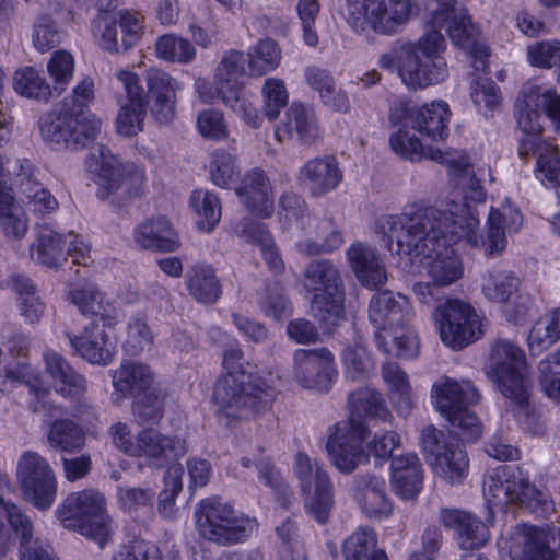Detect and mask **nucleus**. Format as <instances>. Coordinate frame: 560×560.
I'll return each instance as SVG.
<instances>
[{
	"label": "nucleus",
	"instance_id": "1",
	"mask_svg": "<svg viewBox=\"0 0 560 560\" xmlns=\"http://www.w3.org/2000/svg\"><path fill=\"white\" fill-rule=\"evenodd\" d=\"M469 201L448 197L435 206L416 201L398 214L378 218L376 232L389 252L419 258L434 287H447L463 276L460 259L447 243L464 240L479 246V218Z\"/></svg>",
	"mask_w": 560,
	"mask_h": 560
},
{
	"label": "nucleus",
	"instance_id": "2",
	"mask_svg": "<svg viewBox=\"0 0 560 560\" xmlns=\"http://www.w3.org/2000/svg\"><path fill=\"white\" fill-rule=\"evenodd\" d=\"M424 33L416 40H396L390 50L380 56L382 68L394 70L402 83L411 90H423L443 83L450 75L445 59L447 43L441 30H445L452 43L485 68L488 49L479 27L472 23L467 9L455 0H430L424 13Z\"/></svg>",
	"mask_w": 560,
	"mask_h": 560
},
{
	"label": "nucleus",
	"instance_id": "3",
	"mask_svg": "<svg viewBox=\"0 0 560 560\" xmlns=\"http://www.w3.org/2000/svg\"><path fill=\"white\" fill-rule=\"evenodd\" d=\"M242 359L238 346L225 350L222 364L228 372L217 380L212 393L217 416L229 427L268 410L277 396V390L266 380L242 369Z\"/></svg>",
	"mask_w": 560,
	"mask_h": 560
},
{
	"label": "nucleus",
	"instance_id": "4",
	"mask_svg": "<svg viewBox=\"0 0 560 560\" xmlns=\"http://www.w3.org/2000/svg\"><path fill=\"white\" fill-rule=\"evenodd\" d=\"M488 375L523 428L539 433L541 427L530 407L532 380L524 351L509 339H498L491 349Z\"/></svg>",
	"mask_w": 560,
	"mask_h": 560
},
{
	"label": "nucleus",
	"instance_id": "5",
	"mask_svg": "<svg viewBox=\"0 0 560 560\" xmlns=\"http://www.w3.org/2000/svg\"><path fill=\"white\" fill-rule=\"evenodd\" d=\"M432 402L440 415L451 424L463 441L475 442L482 433V424L470 407L481 395L469 380L440 377L432 386Z\"/></svg>",
	"mask_w": 560,
	"mask_h": 560
},
{
	"label": "nucleus",
	"instance_id": "6",
	"mask_svg": "<svg viewBox=\"0 0 560 560\" xmlns=\"http://www.w3.org/2000/svg\"><path fill=\"white\" fill-rule=\"evenodd\" d=\"M194 517L199 536L222 547L246 541L257 528L255 518L215 497L198 502Z\"/></svg>",
	"mask_w": 560,
	"mask_h": 560
},
{
	"label": "nucleus",
	"instance_id": "7",
	"mask_svg": "<svg viewBox=\"0 0 560 560\" xmlns=\"http://www.w3.org/2000/svg\"><path fill=\"white\" fill-rule=\"evenodd\" d=\"M389 145L397 155L410 161H420L422 158L429 156L434 161L446 164L450 180L459 190L462 199L471 200L475 203L485 202L486 190L466 156L455 159L450 153H443L439 150H431L427 153L415 133L406 129H399L393 133Z\"/></svg>",
	"mask_w": 560,
	"mask_h": 560
},
{
	"label": "nucleus",
	"instance_id": "8",
	"mask_svg": "<svg viewBox=\"0 0 560 560\" xmlns=\"http://www.w3.org/2000/svg\"><path fill=\"white\" fill-rule=\"evenodd\" d=\"M303 287L313 294L311 311L323 329L329 331L345 315L340 272L328 259L310 262L303 272Z\"/></svg>",
	"mask_w": 560,
	"mask_h": 560
},
{
	"label": "nucleus",
	"instance_id": "9",
	"mask_svg": "<svg viewBox=\"0 0 560 560\" xmlns=\"http://www.w3.org/2000/svg\"><path fill=\"white\" fill-rule=\"evenodd\" d=\"M55 515L60 524L95 540L103 546L110 535V520L106 499L94 488L69 493L57 506Z\"/></svg>",
	"mask_w": 560,
	"mask_h": 560
},
{
	"label": "nucleus",
	"instance_id": "10",
	"mask_svg": "<svg viewBox=\"0 0 560 560\" xmlns=\"http://www.w3.org/2000/svg\"><path fill=\"white\" fill-rule=\"evenodd\" d=\"M415 0H347L346 20L357 32L394 35L417 15Z\"/></svg>",
	"mask_w": 560,
	"mask_h": 560
},
{
	"label": "nucleus",
	"instance_id": "11",
	"mask_svg": "<svg viewBox=\"0 0 560 560\" xmlns=\"http://www.w3.org/2000/svg\"><path fill=\"white\" fill-rule=\"evenodd\" d=\"M16 486L22 499L39 511H48L58 493L56 472L50 463L37 452L25 451L16 462Z\"/></svg>",
	"mask_w": 560,
	"mask_h": 560
},
{
	"label": "nucleus",
	"instance_id": "12",
	"mask_svg": "<svg viewBox=\"0 0 560 560\" xmlns=\"http://www.w3.org/2000/svg\"><path fill=\"white\" fill-rule=\"evenodd\" d=\"M39 131L45 142L57 148L81 149L101 133L102 121L91 113L52 110L39 119Z\"/></svg>",
	"mask_w": 560,
	"mask_h": 560
},
{
	"label": "nucleus",
	"instance_id": "13",
	"mask_svg": "<svg viewBox=\"0 0 560 560\" xmlns=\"http://www.w3.org/2000/svg\"><path fill=\"white\" fill-rule=\"evenodd\" d=\"M293 471L304 497L306 513L319 524L328 522L335 503L334 485L328 471L317 459L299 452Z\"/></svg>",
	"mask_w": 560,
	"mask_h": 560
},
{
	"label": "nucleus",
	"instance_id": "14",
	"mask_svg": "<svg viewBox=\"0 0 560 560\" xmlns=\"http://www.w3.org/2000/svg\"><path fill=\"white\" fill-rule=\"evenodd\" d=\"M432 316L443 343L455 350L467 347L483 334L476 311L460 300L447 299L441 302Z\"/></svg>",
	"mask_w": 560,
	"mask_h": 560
},
{
	"label": "nucleus",
	"instance_id": "15",
	"mask_svg": "<svg viewBox=\"0 0 560 560\" xmlns=\"http://www.w3.org/2000/svg\"><path fill=\"white\" fill-rule=\"evenodd\" d=\"M92 159L98 164V196L103 199L118 195L122 199L138 196L144 185L143 168L133 163H121L103 144L93 148Z\"/></svg>",
	"mask_w": 560,
	"mask_h": 560
},
{
	"label": "nucleus",
	"instance_id": "16",
	"mask_svg": "<svg viewBox=\"0 0 560 560\" xmlns=\"http://www.w3.org/2000/svg\"><path fill=\"white\" fill-rule=\"evenodd\" d=\"M368 435V427L358 418L337 422L326 442V450L332 466L342 474H351L368 462L362 443Z\"/></svg>",
	"mask_w": 560,
	"mask_h": 560
},
{
	"label": "nucleus",
	"instance_id": "17",
	"mask_svg": "<svg viewBox=\"0 0 560 560\" xmlns=\"http://www.w3.org/2000/svg\"><path fill=\"white\" fill-rule=\"evenodd\" d=\"M551 534L532 525H517L511 539L500 541L503 560H560L550 548Z\"/></svg>",
	"mask_w": 560,
	"mask_h": 560
},
{
	"label": "nucleus",
	"instance_id": "18",
	"mask_svg": "<svg viewBox=\"0 0 560 560\" xmlns=\"http://www.w3.org/2000/svg\"><path fill=\"white\" fill-rule=\"evenodd\" d=\"M542 92L538 85L526 84L515 103L517 125L524 132L518 149L522 158L528 156L530 151L536 149L538 142L542 141L540 138L542 131L541 112L546 114L542 105Z\"/></svg>",
	"mask_w": 560,
	"mask_h": 560
},
{
	"label": "nucleus",
	"instance_id": "19",
	"mask_svg": "<svg viewBox=\"0 0 560 560\" xmlns=\"http://www.w3.org/2000/svg\"><path fill=\"white\" fill-rule=\"evenodd\" d=\"M300 224L304 235L295 244V247L303 256L329 254L345 243L341 228L330 215L323 218L307 215L306 219L300 221Z\"/></svg>",
	"mask_w": 560,
	"mask_h": 560
},
{
	"label": "nucleus",
	"instance_id": "20",
	"mask_svg": "<svg viewBox=\"0 0 560 560\" xmlns=\"http://www.w3.org/2000/svg\"><path fill=\"white\" fill-rule=\"evenodd\" d=\"M332 359L331 352L325 348L296 350L293 368L294 380L303 388L327 392L335 374L331 366Z\"/></svg>",
	"mask_w": 560,
	"mask_h": 560
},
{
	"label": "nucleus",
	"instance_id": "21",
	"mask_svg": "<svg viewBox=\"0 0 560 560\" xmlns=\"http://www.w3.org/2000/svg\"><path fill=\"white\" fill-rule=\"evenodd\" d=\"M186 451L185 440L163 434L155 429H143L137 434L133 457L144 458L150 466L164 467L178 459Z\"/></svg>",
	"mask_w": 560,
	"mask_h": 560
},
{
	"label": "nucleus",
	"instance_id": "22",
	"mask_svg": "<svg viewBox=\"0 0 560 560\" xmlns=\"http://www.w3.org/2000/svg\"><path fill=\"white\" fill-rule=\"evenodd\" d=\"M352 492L354 501L368 518L383 520L393 514V503L383 478L371 474L358 475L352 481Z\"/></svg>",
	"mask_w": 560,
	"mask_h": 560
},
{
	"label": "nucleus",
	"instance_id": "23",
	"mask_svg": "<svg viewBox=\"0 0 560 560\" xmlns=\"http://www.w3.org/2000/svg\"><path fill=\"white\" fill-rule=\"evenodd\" d=\"M108 325L92 319L78 336H70L69 341L75 352L92 364L106 365L115 355L116 343L106 331Z\"/></svg>",
	"mask_w": 560,
	"mask_h": 560
},
{
	"label": "nucleus",
	"instance_id": "24",
	"mask_svg": "<svg viewBox=\"0 0 560 560\" xmlns=\"http://www.w3.org/2000/svg\"><path fill=\"white\" fill-rule=\"evenodd\" d=\"M298 180L311 196L322 197L339 186L342 172L334 156L314 158L300 167Z\"/></svg>",
	"mask_w": 560,
	"mask_h": 560
},
{
	"label": "nucleus",
	"instance_id": "25",
	"mask_svg": "<svg viewBox=\"0 0 560 560\" xmlns=\"http://www.w3.org/2000/svg\"><path fill=\"white\" fill-rule=\"evenodd\" d=\"M236 195L244 207L257 217L268 218L273 212L272 188L262 168L247 171L236 188Z\"/></svg>",
	"mask_w": 560,
	"mask_h": 560
},
{
	"label": "nucleus",
	"instance_id": "26",
	"mask_svg": "<svg viewBox=\"0 0 560 560\" xmlns=\"http://www.w3.org/2000/svg\"><path fill=\"white\" fill-rule=\"evenodd\" d=\"M347 259L363 287L376 289L387 282L385 264L374 247L361 242L353 243L347 249Z\"/></svg>",
	"mask_w": 560,
	"mask_h": 560
},
{
	"label": "nucleus",
	"instance_id": "27",
	"mask_svg": "<svg viewBox=\"0 0 560 560\" xmlns=\"http://www.w3.org/2000/svg\"><path fill=\"white\" fill-rule=\"evenodd\" d=\"M523 224L520 211L510 203L500 209H491L488 217L487 237H479V245L485 248L487 256L501 254L508 244L506 233L517 232Z\"/></svg>",
	"mask_w": 560,
	"mask_h": 560
},
{
	"label": "nucleus",
	"instance_id": "28",
	"mask_svg": "<svg viewBox=\"0 0 560 560\" xmlns=\"http://www.w3.org/2000/svg\"><path fill=\"white\" fill-rule=\"evenodd\" d=\"M135 244L145 250L171 253L180 247L178 233L165 217L147 219L133 230Z\"/></svg>",
	"mask_w": 560,
	"mask_h": 560
},
{
	"label": "nucleus",
	"instance_id": "29",
	"mask_svg": "<svg viewBox=\"0 0 560 560\" xmlns=\"http://www.w3.org/2000/svg\"><path fill=\"white\" fill-rule=\"evenodd\" d=\"M522 485L523 476L517 468L499 466L485 475L483 495L490 506L503 509L511 503L514 504V497Z\"/></svg>",
	"mask_w": 560,
	"mask_h": 560
},
{
	"label": "nucleus",
	"instance_id": "30",
	"mask_svg": "<svg viewBox=\"0 0 560 560\" xmlns=\"http://www.w3.org/2000/svg\"><path fill=\"white\" fill-rule=\"evenodd\" d=\"M45 370L52 378L56 392L65 398L81 400L88 392L85 377L79 374L57 351L44 353Z\"/></svg>",
	"mask_w": 560,
	"mask_h": 560
},
{
	"label": "nucleus",
	"instance_id": "31",
	"mask_svg": "<svg viewBox=\"0 0 560 560\" xmlns=\"http://www.w3.org/2000/svg\"><path fill=\"white\" fill-rule=\"evenodd\" d=\"M34 233V241L30 246L32 260L52 269L61 267L67 260V235L46 223L36 225Z\"/></svg>",
	"mask_w": 560,
	"mask_h": 560
},
{
	"label": "nucleus",
	"instance_id": "32",
	"mask_svg": "<svg viewBox=\"0 0 560 560\" xmlns=\"http://www.w3.org/2000/svg\"><path fill=\"white\" fill-rule=\"evenodd\" d=\"M278 141L296 139L302 144H312L319 138V128L312 110L293 103L275 131Z\"/></svg>",
	"mask_w": 560,
	"mask_h": 560
},
{
	"label": "nucleus",
	"instance_id": "33",
	"mask_svg": "<svg viewBox=\"0 0 560 560\" xmlns=\"http://www.w3.org/2000/svg\"><path fill=\"white\" fill-rule=\"evenodd\" d=\"M440 521L445 527L456 530L463 550L478 549L488 540L486 525L467 512L443 509L440 512Z\"/></svg>",
	"mask_w": 560,
	"mask_h": 560
},
{
	"label": "nucleus",
	"instance_id": "34",
	"mask_svg": "<svg viewBox=\"0 0 560 560\" xmlns=\"http://www.w3.org/2000/svg\"><path fill=\"white\" fill-rule=\"evenodd\" d=\"M450 115L448 106L443 101H434L408 114L412 128L434 141L447 137Z\"/></svg>",
	"mask_w": 560,
	"mask_h": 560
},
{
	"label": "nucleus",
	"instance_id": "35",
	"mask_svg": "<svg viewBox=\"0 0 560 560\" xmlns=\"http://www.w3.org/2000/svg\"><path fill=\"white\" fill-rule=\"evenodd\" d=\"M101 11L91 22V33L95 44L109 54H124L121 40L118 39V18L107 9L114 5V0H100Z\"/></svg>",
	"mask_w": 560,
	"mask_h": 560
},
{
	"label": "nucleus",
	"instance_id": "36",
	"mask_svg": "<svg viewBox=\"0 0 560 560\" xmlns=\"http://www.w3.org/2000/svg\"><path fill=\"white\" fill-rule=\"evenodd\" d=\"M71 303L75 305L82 314H91L103 322V325L115 326L118 323V312L110 306L103 305V295L96 285L88 283L74 288L68 293Z\"/></svg>",
	"mask_w": 560,
	"mask_h": 560
},
{
	"label": "nucleus",
	"instance_id": "37",
	"mask_svg": "<svg viewBox=\"0 0 560 560\" xmlns=\"http://www.w3.org/2000/svg\"><path fill=\"white\" fill-rule=\"evenodd\" d=\"M236 234L260 247L261 255L272 272H283L284 262L281 254L262 223L252 220L240 222L236 226Z\"/></svg>",
	"mask_w": 560,
	"mask_h": 560
},
{
	"label": "nucleus",
	"instance_id": "38",
	"mask_svg": "<svg viewBox=\"0 0 560 560\" xmlns=\"http://www.w3.org/2000/svg\"><path fill=\"white\" fill-rule=\"evenodd\" d=\"M154 374L149 365L126 361L113 372V386L125 396H133L150 387Z\"/></svg>",
	"mask_w": 560,
	"mask_h": 560
},
{
	"label": "nucleus",
	"instance_id": "39",
	"mask_svg": "<svg viewBox=\"0 0 560 560\" xmlns=\"http://www.w3.org/2000/svg\"><path fill=\"white\" fill-rule=\"evenodd\" d=\"M189 294L199 303L213 304L221 295V285L210 265L197 264L186 273Z\"/></svg>",
	"mask_w": 560,
	"mask_h": 560
},
{
	"label": "nucleus",
	"instance_id": "40",
	"mask_svg": "<svg viewBox=\"0 0 560 560\" xmlns=\"http://www.w3.org/2000/svg\"><path fill=\"white\" fill-rule=\"evenodd\" d=\"M382 377L396 404L397 411L408 415L413 406V399L407 373L397 363L385 362L382 365Z\"/></svg>",
	"mask_w": 560,
	"mask_h": 560
},
{
	"label": "nucleus",
	"instance_id": "41",
	"mask_svg": "<svg viewBox=\"0 0 560 560\" xmlns=\"http://www.w3.org/2000/svg\"><path fill=\"white\" fill-rule=\"evenodd\" d=\"M348 406L354 415L366 416L384 422L390 421L393 416L386 406L382 394L374 388L365 387L349 394Z\"/></svg>",
	"mask_w": 560,
	"mask_h": 560
},
{
	"label": "nucleus",
	"instance_id": "42",
	"mask_svg": "<svg viewBox=\"0 0 560 560\" xmlns=\"http://www.w3.org/2000/svg\"><path fill=\"white\" fill-rule=\"evenodd\" d=\"M247 56L241 51H228L221 59L217 72L218 92L221 96L226 91H238L243 89L241 79L246 74Z\"/></svg>",
	"mask_w": 560,
	"mask_h": 560
},
{
	"label": "nucleus",
	"instance_id": "43",
	"mask_svg": "<svg viewBox=\"0 0 560 560\" xmlns=\"http://www.w3.org/2000/svg\"><path fill=\"white\" fill-rule=\"evenodd\" d=\"M436 475L451 485L462 483L469 470V459L465 450L457 443L439 458L431 460Z\"/></svg>",
	"mask_w": 560,
	"mask_h": 560
},
{
	"label": "nucleus",
	"instance_id": "44",
	"mask_svg": "<svg viewBox=\"0 0 560 560\" xmlns=\"http://www.w3.org/2000/svg\"><path fill=\"white\" fill-rule=\"evenodd\" d=\"M518 277L509 270H490L482 279L483 296L494 303H506L520 287Z\"/></svg>",
	"mask_w": 560,
	"mask_h": 560
},
{
	"label": "nucleus",
	"instance_id": "45",
	"mask_svg": "<svg viewBox=\"0 0 560 560\" xmlns=\"http://www.w3.org/2000/svg\"><path fill=\"white\" fill-rule=\"evenodd\" d=\"M190 207L200 230L211 232L220 222L222 207L215 194L203 189L194 190L190 196Z\"/></svg>",
	"mask_w": 560,
	"mask_h": 560
},
{
	"label": "nucleus",
	"instance_id": "46",
	"mask_svg": "<svg viewBox=\"0 0 560 560\" xmlns=\"http://www.w3.org/2000/svg\"><path fill=\"white\" fill-rule=\"evenodd\" d=\"M560 340V308L540 316L528 334V347L533 353L541 352Z\"/></svg>",
	"mask_w": 560,
	"mask_h": 560
},
{
	"label": "nucleus",
	"instance_id": "47",
	"mask_svg": "<svg viewBox=\"0 0 560 560\" xmlns=\"http://www.w3.org/2000/svg\"><path fill=\"white\" fill-rule=\"evenodd\" d=\"M47 442L54 450L75 452L84 446L85 435L82 429L72 420H56L47 432Z\"/></svg>",
	"mask_w": 560,
	"mask_h": 560
},
{
	"label": "nucleus",
	"instance_id": "48",
	"mask_svg": "<svg viewBox=\"0 0 560 560\" xmlns=\"http://www.w3.org/2000/svg\"><path fill=\"white\" fill-rule=\"evenodd\" d=\"M155 54L161 60L187 65L195 60L196 48L189 39L170 33L156 39Z\"/></svg>",
	"mask_w": 560,
	"mask_h": 560
},
{
	"label": "nucleus",
	"instance_id": "49",
	"mask_svg": "<svg viewBox=\"0 0 560 560\" xmlns=\"http://www.w3.org/2000/svg\"><path fill=\"white\" fill-rule=\"evenodd\" d=\"M377 347L385 353L402 358H413L418 354L419 342L413 330L401 327L400 331H376Z\"/></svg>",
	"mask_w": 560,
	"mask_h": 560
},
{
	"label": "nucleus",
	"instance_id": "50",
	"mask_svg": "<svg viewBox=\"0 0 560 560\" xmlns=\"http://www.w3.org/2000/svg\"><path fill=\"white\" fill-rule=\"evenodd\" d=\"M13 88L16 93L24 97L48 101L54 90L47 83L42 73L33 67H23L15 71Z\"/></svg>",
	"mask_w": 560,
	"mask_h": 560
},
{
	"label": "nucleus",
	"instance_id": "51",
	"mask_svg": "<svg viewBox=\"0 0 560 560\" xmlns=\"http://www.w3.org/2000/svg\"><path fill=\"white\" fill-rule=\"evenodd\" d=\"M247 56L249 74L261 77L280 65L281 49L272 39H262L253 46Z\"/></svg>",
	"mask_w": 560,
	"mask_h": 560
},
{
	"label": "nucleus",
	"instance_id": "52",
	"mask_svg": "<svg viewBox=\"0 0 560 560\" xmlns=\"http://www.w3.org/2000/svg\"><path fill=\"white\" fill-rule=\"evenodd\" d=\"M20 190L27 206L36 213L45 215L55 212L59 203L44 185L32 177L22 179Z\"/></svg>",
	"mask_w": 560,
	"mask_h": 560
},
{
	"label": "nucleus",
	"instance_id": "53",
	"mask_svg": "<svg viewBox=\"0 0 560 560\" xmlns=\"http://www.w3.org/2000/svg\"><path fill=\"white\" fill-rule=\"evenodd\" d=\"M209 174L215 186L228 188L240 176L236 156L224 150L214 151L209 164Z\"/></svg>",
	"mask_w": 560,
	"mask_h": 560
},
{
	"label": "nucleus",
	"instance_id": "54",
	"mask_svg": "<svg viewBox=\"0 0 560 560\" xmlns=\"http://www.w3.org/2000/svg\"><path fill=\"white\" fill-rule=\"evenodd\" d=\"M514 504L537 516H546L553 510V501L548 493L530 485L523 477V485L518 488Z\"/></svg>",
	"mask_w": 560,
	"mask_h": 560
},
{
	"label": "nucleus",
	"instance_id": "55",
	"mask_svg": "<svg viewBox=\"0 0 560 560\" xmlns=\"http://www.w3.org/2000/svg\"><path fill=\"white\" fill-rule=\"evenodd\" d=\"M529 154L537 155V178L547 180L552 185L558 184L560 177V156L558 149L550 143L539 141L536 149L530 151Z\"/></svg>",
	"mask_w": 560,
	"mask_h": 560
},
{
	"label": "nucleus",
	"instance_id": "56",
	"mask_svg": "<svg viewBox=\"0 0 560 560\" xmlns=\"http://www.w3.org/2000/svg\"><path fill=\"white\" fill-rule=\"evenodd\" d=\"M147 116V102H127L119 109L116 119L117 132L125 137H132L142 131Z\"/></svg>",
	"mask_w": 560,
	"mask_h": 560
},
{
	"label": "nucleus",
	"instance_id": "57",
	"mask_svg": "<svg viewBox=\"0 0 560 560\" xmlns=\"http://www.w3.org/2000/svg\"><path fill=\"white\" fill-rule=\"evenodd\" d=\"M470 97L483 115L494 112L501 104L502 95L499 86L490 79L477 78L470 84Z\"/></svg>",
	"mask_w": 560,
	"mask_h": 560
},
{
	"label": "nucleus",
	"instance_id": "58",
	"mask_svg": "<svg viewBox=\"0 0 560 560\" xmlns=\"http://www.w3.org/2000/svg\"><path fill=\"white\" fill-rule=\"evenodd\" d=\"M0 224L7 237L20 240L27 232L26 217L13 205L11 195L0 197Z\"/></svg>",
	"mask_w": 560,
	"mask_h": 560
},
{
	"label": "nucleus",
	"instance_id": "59",
	"mask_svg": "<svg viewBox=\"0 0 560 560\" xmlns=\"http://www.w3.org/2000/svg\"><path fill=\"white\" fill-rule=\"evenodd\" d=\"M47 72L54 82V92L60 95L73 78L74 58L66 50H57L47 63Z\"/></svg>",
	"mask_w": 560,
	"mask_h": 560
},
{
	"label": "nucleus",
	"instance_id": "60",
	"mask_svg": "<svg viewBox=\"0 0 560 560\" xmlns=\"http://www.w3.org/2000/svg\"><path fill=\"white\" fill-rule=\"evenodd\" d=\"M375 547V532L369 527H360L345 540L342 555L345 560H366Z\"/></svg>",
	"mask_w": 560,
	"mask_h": 560
},
{
	"label": "nucleus",
	"instance_id": "61",
	"mask_svg": "<svg viewBox=\"0 0 560 560\" xmlns=\"http://www.w3.org/2000/svg\"><path fill=\"white\" fill-rule=\"evenodd\" d=\"M154 340V335L148 324L147 317L137 314L130 317L127 327L126 347L132 354H139L149 350Z\"/></svg>",
	"mask_w": 560,
	"mask_h": 560
},
{
	"label": "nucleus",
	"instance_id": "62",
	"mask_svg": "<svg viewBox=\"0 0 560 560\" xmlns=\"http://www.w3.org/2000/svg\"><path fill=\"white\" fill-rule=\"evenodd\" d=\"M221 98L223 103L237 114L247 126L252 128H258L260 126L262 117L254 103L249 100L244 89L238 91H226Z\"/></svg>",
	"mask_w": 560,
	"mask_h": 560
},
{
	"label": "nucleus",
	"instance_id": "63",
	"mask_svg": "<svg viewBox=\"0 0 560 560\" xmlns=\"http://www.w3.org/2000/svg\"><path fill=\"white\" fill-rule=\"evenodd\" d=\"M261 93L265 115L269 120H275L288 104L289 95L284 82L278 78H268L264 82Z\"/></svg>",
	"mask_w": 560,
	"mask_h": 560
},
{
	"label": "nucleus",
	"instance_id": "64",
	"mask_svg": "<svg viewBox=\"0 0 560 560\" xmlns=\"http://www.w3.org/2000/svg\"><path fill=\"white\" fill-rule=\"evenodd\" d=\"M164 396L151 390L139 397L132 405V413L139 424L158 422L163 415Z\"/></svg>",
	"mask_w": 560,
	"mask_h": 560
}]
</instances>
